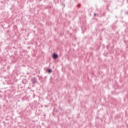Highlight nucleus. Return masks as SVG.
<instances>
[{
  "mask_svg": "<svg viewBox=\"0 0 128 128\" xmlns=\"http://www.w3.org/2000/svg\"><path fill=\"white\" fill-rule=\"evenodd\" d=\"M28 80H30V78H28Z\"/></svg>",
  "mask_w": 128,
  "mask_h": 128,
  "instance_id": "14",
  "label": "nucleus"
},
{
  "mask_svg": "<svg viewBox=\"0 0 128 128\" xmlns=\"http://www.w3.org/2000/svg\"><path fill=\"white\" fill-rule=\"evenodd\" d=\"M46 78H48V76H45L44 77V82H46Z\"/></svg>",
  "mask_w": 128,
  "mask_h": 128,
  "instance_id": "7",
  "label": "nucleus"
},
{
  "mask_svg": "<svg viewBox=\"0 0 128 128\" xmlns=\"http://www.w3.org/2000/svg\"><path fill=\"white\" fill-rule=\"evenodd\" d=\"M46 72L48 73V68H46Z\"/></svg>",
  "mask_w": 128,
  "mask_h": 128,
  "instance_id": "5",
  "label": "nucleus"
},
{
  "mask_svg": "<svg viewBox=\"0 0 128 128\" xmlns=\"http://www.w3.org/2000/svg\"><path fill=\"white\" fill-rule=\"evenodd\" d=\"M108 48V46H107V48Z\"/></svg>",
  "mask_w": 128,
  "mask_h": 128,
  "instance_id": "15",
  "label": "nucleus"
},
{
  "mask_svg": "<svg viewBox=\"0 0 128 128\" xmlns=\"http://www.w3.org/2000/svg\"><path fill=\"white\" fill-rule=\"evenodd\" d=\"M52 70L49 68L48 69V74H52Z\"/></svg>",
  "mask_w": 128,
  "mask_h": 128,
  "instance_id": "4",
  "label": "nucleus"
},
{
  "mask_svg": "<svg viewBox=\"0 0 128 128\" xmlns=\"http://www.w3.org/2000/svg\"><path fill=\"white\" fill-rule=\"evenodd\" d=\"M94 16H96V14L94 13Z\"/></svg>",
  "mask_w": 128,
  "mask_h": 128,
  "instance_id": "10",
  "label": "nucleus"
},
{
  "mask_svg": "<svg viewBox=\"0 0 128 128\" xmlns=\"http://www.w3.org/2000/svg\"><path fill=\"white\" fill-rule=\"evenodd\" d=\"M0 44H2V42H0Z\"/></svg>",
  "mask_w": 128,
  "mask_h": 128,
  "instance_id": "12",
  "label": "nucleus"
},
{
  "mask_svg": "<svg viewBox=\"0 0 128 128\" xmlns=\"http://www.w3.org/2000/svg\"><path fill=\"white\" fill-rule=\"evenodd\" d=\"M29 78H30V76H29Z\"/></svg>",
  "mask_w": 128,
  "mask_h": 128,
  "instance_id": "13",
  "label": "nucleus"
},
{
  "mask_svg": "<svg viewBox=\"0 0 128 128\" xmlns=\"http://www.w3.org/2000/svg\"><path fill=\"white\" fill-rule=\"evenodd\" d=\"M44 116H46V114H44Z\"/></svg>",
  "mask_w": 128,
  "mask_h": 128,
  "instance_id": "11",
  "label": "nucleus"
},
{
  "mask_svg": "<svg viewBox=\"0 0 128 128\" xmlns=\"http://www.w3.org/2000/svg\"><path fill=\"white\" fill-rule=\"evenodd\" d=\"M35 97H36V94H33V98H34Z\"/></svg>",
  "mask_w": 128,
  "mask_h": 128,
  "instance_id": "8",
  "label": "nucleus"
},
{
  "mask_svg": "<svg viewBox=\"0 0 128 128\" xmlns=\"http://www.w3.org/2000/svg\"><path fill=\"white\" fill-rule=\"evenodd\" d=\"M78 8H80V4H78L77 5Z\"/></svg>",
  "mask_w": 128,
  "mask_h": 128,
  "instance_id": "6",
  "label": "nucleus"
},
{
  "mask_svg": "<svg viewBox=\"0 0 128 128\" xmlns=\"http://www.w3.org/2000/svg\"><path fill=\"white\" fill-rule=\"evenodd\" d=\"M28 80L26 78L23 79L22 80V84H28Z\"/></svg>",
  "mask_w": 128,
  "mask_h": 128,
  "instance_id": "3",
  "label": "nucleus"
},
{
  "mask_svg": "<svg viewBox=\"0 0 128 128\" xmlns=\"http://www.w3.org/2000/svg\"><path fill=\"white\" fill-rule=\"evenodd\" d=\"M31 82L32 84H33L32 86H34L36 84L38 83V78L36 76H33L31 78Z\"/></svg>",
  "mask_w": 128,
  "mask_h": 128,
  "instance_id": "1",
  "label": "nucleus"
},
{
  "mask_svg": "<svg viewBox=\"0 0 128 128\" xmlns=\"http://www.w3.org/2000/svg\"><path fill=\"white\" fill-rule=\"evenodd\" d=\"M126 14H128V12L126 11V12H125Z\"/></svg>",
  "mask_w": 128,
  "mask_h": 128,
  "instance_id": "9",
  "label": "nucleus"
},
{
  "mask_svg": "<svg viewBox=\"0 0 128 128\" xmlns=\"http://www.w3.org/2000/svg\"><path fill=\"white\" fill-rule=\"evenodd\" d=\"M52 58H54V60H56V58H58V54H56V53L54 52L52 54Z\"/></svg>",
  "mask_w": 128,
  "mask_h": 128,
  "instance_id": "2",
  "label": "nucleus"
}]
</instances>
